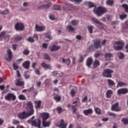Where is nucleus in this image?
Instances as JSON below:
<instances>
[{
    "label": "nucleus",
    "mask_w": 128,
    "mask_h": 128,
    "mask_svg": "<svg viewBox=\"0 0 128 128\" xmlns=\"http://www.w3.org/2000/svg\"><path fill=\"white\" fill-rule=\"evenodd\" d=\"M93 12L98 16H102L104 14H106L107 10L106 9L102 6H98L96 8H94Z\"/></svg>",
    "instance_id": "nucleus-1"
},
{
    "label": "nucleus",
    "mask_w": 128,
    "mask_h": 128,
    "mask_svg": "<svg viewBox=\"0 0 128 128\" xmlns=\"http://www.w3.org/2000/svg\"><path fill=\"white\" fill-rule=\"evenodd\" d=\"M30 116H32V114H30V112L28 113L26 111H24L22 113L18 114L17 116L20 120H26Z\"/></svg>",
    "instance_id": "nucleus-2"
},
{
    "label": "nucleus",
    "mask_w": 128,
    "mask_h": 128,
    "mask_svg": "<svg viewBox=\"0 0 128 128\" xmlns=\"http://www.w3.org/2000/svg\"><path fill=\"white\" fill-rule=\"evenodd\" d=\"M115 44L118 45L114 47L115 50H122L124 46V42L122 40L116 41Z\"/></svg>",
    "instance_id": "nucleus-3"
},
{
    "label": "nucleus",
    "mask_w": 128,
    "mask_h": 128,
    "mask_svg": "<svg viewBox=\"0 0 128 128\" xmlns=\"http://www.w3.org/2000/svg\"><path fill=\"white\" fill-rule=\"evenodd\" d=\"M114 72V70H110V69L104 70L102 74L104 78H112V74Z\"/></svg>",
    "instance_id": "nucleus-4"
},
{
    "label": "nucleus",
    "mask_w": 128,
    "mask_h": 128,
    "mask_svg": "<svg viewBox=\"0 0 128 128\" xmlns=\"http://www.w3.org/2000/svg\"><path fill=\"white\" fill-rule=\"evenodd\" d=\"M3 38L4 41L6 42L10 39V35L6 34V32L5 31H3L0 33V38Z\"/></svg>",
    "instance_id": "nucleus-5"
},
{
    "label": "nucleus",
    "mask_w": 128,
    "mask_h": 128,
    "mask_svg": "<svg viewBox=\"0 0 128 128\" xmlns=\"http://www.w3.org/2000/svg\"><path fill=\"white\" fill-rule=\"evenodd\" d=\"M27 110L28 111V112L31 114H34V105H32V102H27Z\"/></svg>",
    "instance_id": "nucleus-6"
},
{
    "label": "nucleus",
    "mask_w": 128,
    "mask_h": 128,
    "mask_svg": "<svg viewBox=\"0 0 128 128\" xmlns=\"http://www.w3.org/2000/svg\"><path fill=\"white\" fill-rule=\"evenodd\" d=\"M4 98L6 100H16V95L8 93L6 96H5Z\"/></svg>",
    "instance_id": "nucleus-7"
},
{
    "label": "nucleus",
    "mask_w": 128,
    "mask_h": 128,
    "mask_svg": "<svg viewBox=\"0 0 128 128\" xmlns=\"http://www.w3.org/2000/svg\"><path fill=\"white\" fill-rule=\"evenodd\" d=\"M32 124L33 126H36V128H40V126H42V122L40 119H38L32 121Z\"/></svg>",
    "instance_id": "nucleus-8"
},
{
    "label": "nucleus",
    "mask_w": 128,
    "mask_h": 128,
    "mask_svg": "<svg viewBox=\"0 0 128 128\" xmlns=\"http://www.w3.org/2000/svg\"><path fill=\"white\" fill-rule=\"evenodd\" d=\"M94 42V48L97 50L98 48H102V46L100 45V39H95L92 40Z\"/></svg>",
    "instance_id": "nucleus-9"
},
{
    "label": "nucleus",
    "mask_w": 128,
    "mask_h": 128,
    "mask_svg": "<svg viewBox=\"0 0 128 128\" xmlns=\"http://www.w3.org/2000/svg\"><path fill=\"white\" fill-rule=\"evenodd\" d=\"M15 30H24V26L21 22H17L14 26Z\"/></svg>",
    "instance_id": "nucleus-10"
},
{
    "label": "nucleus",
    "mask_w": 128,
    "mask_h": 128,
    "mask_svg": "<svg viewBox=\"0 0 128 128\" xmlns=\"http://www.w3.org/2000/svg\"><path fill=\"white\" fill-rule=\"evenodd\" d=\"M118 106L119 104L118 102L115 103L112 106L111 110H112L113 112H120L122 109H120Z\"/></svg>",
    "instance_id": "nucleus-11"
},
{
    "label": "nucleus",
    "mask_w": 128,
    "mask_h": 128,
    "mask_svg": "<svg viewBox=\"0 0 128 128\" xmlns=\"http://www.w3.org/2000/svg\"><path fill=\"white\" fill-rule=\"evenodd\" d=\"M128 92V89L127 88H122L118 90L117 94L118 96L120 94H126Z\"/></svg>",
    "instance_id": "nucleus-12"
},
{
    "label": "nucleus",
    "mask_w": 128,
    "mask_h": 128,
    "mask_svg": "<svg viewBox=\"0 0 128 128\" xmlns=\"http://www.w3.org/2000/svg\"><path fill=\"white\" fill-rule=\"evenodd\" d=\"M41 118L42 120V122H44L50 118V114L48 112H42L40 114Z\"/></svg>",
    "instance_id": "nucleus-13"
},
{
    "label": "nucleus",
    "mask_w": 128,
    "mask_h": 128,
    "mask_svg": "<svg viewBox=\"0 0 128 128\" xmlns=\"http://www.w3.org/2000/svg\"><path fill=\"white\" fill-rule=\"evenodd\" d=\"M15 84L17 86H22V88H24V82L22 80V78L18 79L15 82Z\"/></svg>",
    "instance_id": "nucleus-14"
},
{
    "label": "nucleus",
    "mask_w": 128,
    "mask_h": 128,
    "mask_svg": "<svg viewBox=\"0 0 128 128\" xmlns=\"http://www.w3.org/2000/svg\"><path fill=\"white\" fill-rule=\"evenodd\" d=\"M72 110L73 114H76V111L78 110V100H75L72 102Z\"/></svg>",
    "instance_id": "nucleus-15"
},
{
    "label": "nucleus",
    "mask_w": 128,
    "mask_h": 128,
    "mask_svg": "<svg viewBox=\"0 0 128 128\" xmlns=\"http://www.w3.org/2000/svg\"><path fill=\"white\" fill-rule=\"evenodd\" d=\"M50 52H56L60 48V46H57L56 44H53L52 46H49Z\"/></svg>",
    "instance_id": "nucleus-16"
},
{
    "label": "nucleus",
    "mask_w": 128,
    "mask_h": 128,
    "mask_svg": "<svg viewBox=\"0 0 128 128\" xmlns=\"http://www.w3.org/2000/svg\"><path fill=\"white\" fill-rule=\"evenodd\" d=\"M7 52L8 54V58L6 59L7 61L8 62H10L12 60V50L10 49H8L7 50Z\"/></svg>",
    "instance_id": "nucleus-17"
},
{
    "label": "nucleus",
    "mask_w": 128,
    "mask_h": 128,
    "mask_svg": "<svg viewBox=\"0 0 128 128\" xmlns=\"http://www.w3.org/2000/svg\"><path fill=\"white\" fill-rule=\"evenodd\" d=\"M30 62L29 60L25 61L22 64V66L24 68H26V70H28L30 68Z\"/></svg>",
    "instance_id": "nucleus-18"
},
{
    "label": "nucleus",
    "mask_w": 128,
    "mask_h": 128,
    "mask_svg": "<svg viewBox=\"0 0 128 128\" xmlns=\"http://www.w3.org/2000/svg\"><path fill=\"white\" fill-rule=\"evenodd\" d=\"M92 22H94L95 24H98V28H102V22H100V21H98V19H96V18H92Z\"/></svg>",
    "instance_id": "nucleus-19"
},
{
    "label": "nucleus",
    "mask_w": 128,
    "mask_h": 128,
    "mask_svg": "<svg viewBox=\"0 0 128 128\" xmlns=\"http://www.w3.org/2000/svg\"><path fill=\"white\" fill-rule=\"evenodd\" d=\"M35 30L36 32H42L46 30V27L44 26H40L36 24L35 26Z\"/></svg>",
    "instance_id": "nucleus-20"
},
{
    "label": "nucleus",
    "mask_w": 128,
    "mask_h": 128,
    "mask_svg": "<svg viewBox=\"0 0 128 128\" xmlns=\"http://www.w3.org/2000/svg\"><path fill=\"white\" fill-rule=\"evenodd\" d=\"M68 124L64 123V120H61L60 121V124L58 126L60 128H66Z\"/></svg>",
    "instance_id": "nucleus-21"
},
{
    "label": "nucleus",
    "mask_w": 128,
    "mask_h": 128,
    "mask_svg": "<svg viewBox=\"0 0 128 128\" xmlns=\"http://www.w3.org/2000/svg\"><path fill=\"white\" fill-rule=\"evenodd\" d=\"M34 104L35 105V108L38 110V108H40V106H42V100H35L34 102Z\"/></svg>",
    "instance_id": "nucleus-22"
},
{
    "label": "nucleus",
    "mask_w": 128,
    "mask_h": 128,
    "mask_svg": "<svg viewBox=\"0 0 128 128\" xmlns=\"http://www.w3.org/2000/svg\"><path fill=\"white\" fill-rule=\"evenodd\" d=\"M92 112H93V111H92V108L85 110L83 111L84 114V116H88L90 114H92Z\"/></svg>",
    "instance_id": "nucleus-23"
},
{
    "label": "nucleus",
    "mask_w": 128,
    "mask_h": 128,
    "mask_svg": "<svg viewBox=\"0 0 128 128\" xmlns=\"http://www.w3.org/2000/svg\"><path fill=\"white\" fill-rule=\"evenodd\" d=\"M114 57V54L112 53H106L104 54V58L107 60H110V58Z\"/></svg>",
    "instance_id": "nucleus-24"
},
{
    "label": "nucleus",
    "mask_w": 128,
    "mask_h": 128,
    "mask_svg": "<svg viewBox=\"0 0 128 128\" xmlns=\"http://www.w3.org/2000/svg\"><path fill=\"white\" fill-rule=\"evenodd\" d=\"M112 94H114L112 90H108L106 92V96L107 98H112Z\"/></svg>",
    "instance_id": "nucleus-25"
},
{
    "label": "nucleus",
    "mask_w": 128,
    "mask_h": 128,
    "mask_svg": "<svg viewBox=\"0 0 128 128\" xmlns=\"http://www.w3.org/2000/svg\"><path fill=\"white\" fill-rule=\"evenodd\" d=\"M41 66L44 68H46V70H50L51 66L50 65L48 64H46L45 62L42 63Z\"/></svg>",
    "instance_id": "nucleus-26"
},
{
    "label": "nucleus",
    "mask_w": 128,
    "mask_h": 128,
    "mask_svg": "<svg viewBox=\"0 0 128 128\" xmlns=\"http://www.w3.org/2000/svg\"><path fill=\"white\" fill-rule=\"evenodd\" d=\"M128 84L122 81H120L117 84V88H122V86H126Z\"/></svg>",
    "instance_id": "nucleus-27"
},
{
    "label": "nucleus",
    "mask_w": 128,
    "mask_h": 128,
    "mask_svg": "<svg viewBox=\"0 0 128 128\" xmlns=\"http://www.w3.org/2000/svg\"><path fill=\"white\" fill-rule=\"evenodd\" d=\"M107 82L108 86H116V82H114V81L110 79H108Z\"/></svg>",
    "instance_id": "nucleus-28"
},
{
    "label": "nucleus",
    "mask_w": 128,
    "mask_h": 128,
    "mask_svg": "<svg viewBox=\"0 0 128 128\" xmlns=\"http://www.w3.org/2000/svg\"><path fill=\"white\" fill-rule=\"evenodd\" d=\"M50 6H52L51 3H49L47 4L42 5L40 6V8H44L45 10H47V8H50Z\"/></svg>",
    "instance_id": "nucleus-29"
},
{
    "label": "nucleus",
    "mask_w": 128,
    "mask_h": 128,
    "mask_svg": "<svg viewBox=\"0 0 128 128\" xmlns=\"http://www.w3.org/2000/svg\"><path fill=\"white\" fill-rule=\"evenodd\" d=\"M62 62L64 64L66 63V64H67V66H70V59L69 58H68L67 59H65L64 58H62Z\"/></svg>",
    "instance_id": "nucleus-30"
},
{
    "label": "nucleus",
    "mask_w": 128,
    "mask_h": 128,
    "mask_svg": "<svg viewBox=\"0 0 128 128\" xmlns=\"http://www.w3.org/2000/svg\"><path fill=\"white\" fill-rule=\"evenodd\" d=\"M45 37L46 38H48V40H46V38H44V40L46 42H50V40H52V36L48 34H46L45 35Z\"/></svg>",
    "instance_id": "nucleus-31"
},
{
    "label": "nucleus",
    "mask_w": 128,
    "mask_h": 128,
    "mask_svg": "<svg viewBox=\"0 0 128 128\" xmlns=\"http://www.w3.org/2000/svg\"><path fill=\"white\" fill-rule=\"evenodd\" d=\"M98 66H100V61L96 60L93 64V68H96Z\"/></svg>",
    "instance_id": "nucleus-32"
},
{
    "label": "nucleus",
    "mask_w": 128,
    "mask_h": 128,
    "mask_svg": "<svg viewBox=\"0 0 128 128\" xmlns=\"http://www.w3.org/2000/svg\"><path fill=\"white\" fill-rule=\"evenodd\" d=\"M46 120L45 121H42V126H44V128H46L48 126H50V122H46Z\"/></svg>",
    "instance_id": "nucleus-33"
},
{
    "label": "nucleus",
    "mask_w": 128,
    "mask_h": 128,
    "mask_svg": "<svg viewBox=\"0 0 128 128\" xmlns=\"http://www.w3.org/2000/svg\"><path fill=\"white\" fill-rule=\"evenodd\" d=\"M92 58H89L86 62L88 66H92Z\"/></svg>",
    "instance_id": "nucleus-34"
},
{
    "label": "nucleus",
    "mask_w": 128,
    "mask_h": 128,
    "mask_svg": "<svg viewBox=\"0 0 128 128\" xmlns=\"http://www.w3.org/2000/svg\"><path fill=\"white\" fill-rule=\"evenodd\" d=\"M18 98L20 100H26V96L22 94L19 95V96H18Z\"/></svg>",
    "instance_id": "nucleus-35"
},
{
    "label": "nucleus",
    "mask_w": 128,
    "mask_h": 128,
    "mask_svg": "<svg viewBox=\"0 0 128 128\" xmlns=\"http://www.w3.org/2000/svg\"><path fill=\"white\" fill-rule=\"evenodd\" d=\"M80 22V21L78 20H72L71 21V24L73 26H76V24H78Z\"/></svg>",
    "instance_id": "nucleus-36"
},
{
    "label": "nucleus",
    "mask_w": 128,
    "mask_h": 128,
    "mask_svg": "<svg viewBox=\"0 0 128 128\" xmlns=\"http://www.w3.org/2000/svg\"><path fill=\"white\" fill-rule=\"evenodd\" d=\"M54 99L56 102H60V100H62V96H60V95H56L54 97Z\"/></svg>",
    "instance_id": "nucleus-37"
},
{
    "label": "nucleus",
    "mask_w": 128,
    "mask_h": 128,
    "mask_svg": "<svg viewBox=\"0 0 128 128\" xmlns=\"http://www.w3.org/2000/svg\"><path fill=\"white\" fill-rule=\"evenodd\" d=\"M94 110L96 114H102V110L98 108H96Z\"/></svg>",
    "instance_id": "nucleus-38"
},
{
    "label": "nucleus",
    "mask_w": 128,
    "mask_h": 128,
    "mask_svg": "<svg viewBox=\"0 0 128 128\" xmlns=\"http://www.w3.org/2000/svg\"><path fill=\"white\" fill-rule=\"evenodd\" d=\"M114 0H107L106 2V4L111 6L114 5Z\"/></svg>",
    "instance_id": "nucleus-39"
},
{
    "label": "nucleus",
    "mask_w": 128,
    "mask_h": 128,
    "mask_svg": "<svg viewBox=\"0 0 128 128\" xmlns=\"http://www.w3.org/2000/svg\"><path fill=\"white\" fill-rule=\"evenodd\" d=\"M121 122L123 124H128V118H122Z\"/></svg>",
    "instance_id": "nucleus-40"
},
{
    "label": "nucleus",
    "mask_w": 128,
    "mask_h": 128,
    "mask_svg": "<svg viewBox=\"0 0 128 128\" xmlns=\"http://www.w3.org/2000/svg\"><path fill=\"white\" fill-rule=\"evenodd\" d=\"M94 28V26H88L87 27V28H88V31L89 32H90V34H92Z\"/></svg>",
    "instance_id": "nucleus-41"
},
{
    "label": "nucleus",
    "mask_w": 128,
    "mask_h": 128,
    "mask_svg": "<svg viewBox=\"0 0 128 128\" xmlns=\"http://www.w3.org/2000/svg\"><path fill=\"white\" fill-rule=\"evenodd\" d=\"M66 28L69 32H74V28L70 25H68L66 26Z\"/></svg>",
    "instance_id": "nucleus-42"
},
{
    "label": "nucleus",
    "mask_w": 128,
    "mask_h": 128,
    "mask_svg": "<svg viewBox=\"0 0 128 128\" xmlns=\"http://www.w3.org/2000/svg\"><path fill=\"white\" fill-rule=\"evenodd\" d=\"M128 18V15L126 14H122L120 15V18L122 20H124V18Z\"/></svg>",
    "instance_id": "nucleus-43"
},
{
    "label": "nucleus",
    "mask_w": 128,
    "mask_h": 128,
    "mask_svg": "<svg viewBox=\"0 0 128 128\" xmlns=\"http://www.w3.org/2000/svg\"><path fill=\"white\" fill-rule=\"evenodd\" d=\"M122 8H124L126 12L128 14V5L127 4H122Z\"/></svg>",
    "instance_id": "nucleus-44"
},
{
    "label": "nucleus",
    "mask_w": 128,
    "mask_h": 128,
    "mask_svg": "<svg viewBox=\"0 0 128 128\" xmlns=\"http://www.w3.org/2000/svg\"><path fill=\"white\" fill-rule=\"evenodd\" d=\"M117 54L118 56V58L120 60H122V58H124V54L122 52H119Z\"/></svg>",
    "instance_id": "nucleus-45"
},
{
    "label": "nucleus",
    "mask_w": 128,
    "mask_h": 128,
    "mask_svg": "<svg viewBox=\"0 0 128 128\" xmlns=\"http://www.w3.org/2000/svg\"><path fill=\"white\" fill-rule=\"evenodd\" d=\"M87 4H88V8H94V6H94V4L92 2H88Z\"/></svg>",
    "instance_id": "nucleus-46"
},
{
    "label": "nucleus",
    "mask_w": 128,
    "mask_h": 128,
    "mask_svg": "<svg viewBox=\"0 0 128 128\" xmlns=\"http://www.w3.org/2000/svg\"><path fill=\"white\" fill-rule=\"evenodd\" d=\"M52 8L53 10H60L61 8H60V6L54 5L53 6Z\"/></svg>",
    "instance_id": "nucleus-47"
},
{
    "label": "nucleus",
    "mask_w": 128,
    "mask_h": 128,
    "mask_svg": "<svg viewBox=\"0 0 128 128\" xmlns=\"http://www.w3.org/2000/svg\"><path fill=\"white\" fill-rule=\"evenodd\" d=\"M24 40V38L21 36H18L15 38V40H17L18 42H20V40Z\"/></svg>",
    "instance_id": "nucleus-48"
},
{
    "label": "nucleus",
    "mask_w": 128,
    "mask_h": 128,
    "mask_svg": "<svg viewBox=\"0 0 128 128\" xmlns=\"http://www.w3.org/2000/svg\"><path fill=\"white\" fill-rule=\"evenodd\" d=\"M28 42H34V38L32 37V36H30L28 40H27Z\"/></svg>",
    "instance_id": "nucleus-49"
},
{
    "label": "nucleus",
    "mask_w": 128,
    "mask_h": 128,
    "mask_svg": "<svg viewBox=\"0 0 128 128\" xmlns=\"http://www.w3.org/2000/svg\"><path fill=\"white\" fill-rule=\"evenodd\" d=\"M56 110L58 112V114H62V112L64 110L62 108V107H58L56 108Z\"/></svg>",
    "instance_id": "nucleus-50"
},
{
    "label": "nucleus",
    "mask_w": 128,
    "mask_h": 128,
    "mask_svg": "<svg viewBox=\"0 0 128 128\" xmlns=\"http://www.w3.org/2000/svg\"><path fill=\"white\" fill-rule=\"evenodd\" d=\"M20 124V122L16 120H14L12 121V124L16 125V124Z\"/></svg>",
    "instance_id": "nucleus-51"
},
{
    "label": "nucleus",
    "mask_w": 128,
    "mask_h": 128,
    "mask_svg": "<svg viewBox=\"0 0 128 128\" xmlns=\"http://www.w3.org/2000/svg\"><path fill=\"white\" fill-rule=\"evenodd\" d=\"M94 46H90L88 48H87L86 52H94V49L92 48Z\"/></svg>",
    "instance_id": "nucleus-52"
},
{
    "label": "nucleus",
    "mask_w": 128,
    "mask_h": 128,
    "mask_svg": "<svg viewBox=\"0 0 128 128\" xmlns=\"http://www.w3.org/2000/svg\"><path fill=\"white\" fill-rule=\"evenodd\" d=\"M108 114L110 116H113V118H116V114L112 112H108Z\"/></svg>",
    "instance_id": "nucleus-53"
},
{
    "label": "nucleus",
    "mask_w": 128,
    "mask_h": 128,
    "mask_svg": "<svg viewBox=\"0 0 128 128\" xmlns=\"http://www.w3.org/2000/svg\"><path fill=\"white\" fill-rule=\"evenodd\" d=\"M23 54H24L25 56H28L30 54V50H25L23 51Z\"/></svg>",
    "instance_id": "nucleus-54"
},
{
    "label": "nucleus",
    "mask_w": 128,
    "mask_h": 128,
    "mask_svg": "<svg viewBox=\"0 0 128 128\" xmlns=\"http://www.w3.org/2000/svg\"><path fill=\"white\" fill-rule=\"evenodd\" d=\"M2 14H8V9H6L4 11L1 12Z\"/></svg>",
    "instance_id": "nucleus-55"
},
{
    "label": "nucleus",
    "mask_w": 128,
    "mask_h": 128,
    "mask_svg": "<svg viewBox=\"0 0 128 128\" xmlns=\"http://www.w3.org/2000/svg\"><path fill=\"white\" fill-rule=\"evenodd\" d=\"M13 68L14 70H16L18 68V66L16 63H14L13 64Z\"/></svg>",
    "instance_id": "nucleus-56"
},
{
    "label": "nucleus",
    "mask_w": 128,
    "mask_h": 128,
    "mask_svg": "<svg viewBox=\"0 0 128 128\" xmlns=\"http://www.w3.org/2000/svg\"><path fill=\"white\" fill-rule=\"evenodd\" d=\"M44 60H50V56L47 54H44Z\"/></svg>",
    "instance_id": "nucleus-57"
},
{
    "label": "nucleus",
    "mask_w": 128,
    "mask_h": 128,
    "mask_svg": "<svg viewBox=\"0 0 128 128\" xmlns=\"http://www.w3.org/2000/svg\"><path fill=\"white\" fill-rule=\"evenodd\" d=\"M34 90V86H32L28 89V92H33Z\"/></svg>",
    "instance_id": "nucleus-58"
},
{
    "label": "nucleus",
    "mask_w": 128,
    "mask_h": 128,
    "mask_svg": "<svg viewBox=\"0 0 128 128\" xmlns=\"http://www.w3.org/2000/svg\"><path fill=\"white\" fill-rule=\"evenodd\" d=\"M70 94L72 96H74V94H76V91L74 90V89H72L70 91Z\"/></svg>",
    "instance_id": "nucleus-59"
},
{
    "label": "nucleus",
    "mask_w": 128,
    "mask_h": 128,
    "mask_svg": "<svg viewBox=\"0 0 128 128\" xmlns=\"http://www.w3.org/2000/svg\"><path fill=\"white\" fill-rule=\"evenodd\" d=\"M35 73L38 76H40V70H38V69L35 70Z\"/></svg>",
    "instance_id": "nucleus-60"
},
{
    "label": "nucleus",
    "mask_w": 128,
    "mask_h": 128,
    "mask_svg": "<svg viewBox=\"0 0 128 128\" xmlns=\"http://www.w3.org/2000/svg\"><path fill=\"white\" fill-rule=\"evenodd\" d=\"M78 62H84V56H80Z\"/></svg>",
    "instance_id": "nucleus-61"
},
{
    "label": "nucleus",
    "mask_w": 128,
    "mask_h": 128,
    "mask_svg": "<svg viewBox=\"0 0 128 128\" xmlns=\"http://www.w3.org/2000/svg\"><path fill=\"white\" fill-rule=\"evenodd\" d=\"M48 45L46 43H43L42 44V46L44 48H48Z\"/></svg>",
    "instance_id": "nucleus-62"
},
{
    "label": "nucleus",
    "mask_w": 128,
    "mask_h": 128,
    "mask_svg": "<svg viewBox=\"0 0 128 128\" xmlns=\"http://www.w3.org/2000/svg\"><path fill=\"white\" fill-rule=\"evenodd\" d=\"M88 100V96H85L82 100V102H86Z\"/></svg>",
    "instance_id": "nucleus-63"
},
{
    "label": "nucleus",
    "mask_w": 128,
    "mask_h": 128,
    "mask_svg": "<svg viewBox=\"0 0 128 128\" xmlns=\"http://www.w3.org/2000/svg\"><path fill=\"white\" fill-rule=\"evenodd\" d=\"M12 48L14 50H16V48H18V45L17 44H13L12 45Z\"/></svg>",
    "instance_id": "nucleus-64"
}]
</instances>
